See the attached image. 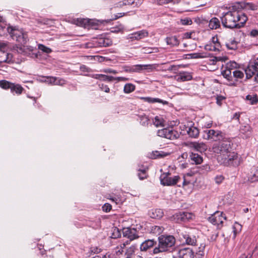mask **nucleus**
<instances>
[{
    "instance_id": "obj_1",
    "label": "nucleus",
    "mask_w": 258,
    "mask_h": 258,
    "mask_svg": "<svg viewBox=\"0 0 258 258\" xmlns=\"http://www.w3.org/2000/svg\"><path fill=\"white\" fill-rule=\"evenodd\" d=\"M222 25L230 29L240 28L247 20L246 15L241 11L234 10L223 13L221 17Z\"/></svg>"
},
{
    "instance_id": "obj_2",
    "label": "nucleus",
    "mask_w": 258,
    "mask_h": 258,
    "mask_svg": "<svg viewBox=\"0 0 258 258\" xmlns=\"http://www.w3.org/2000/svg\"><path fill=\"white\" fill-rule=\"evenodd\" d=\"M175 243V238L172 235H162L158 237V246L155 247L153 252L158 254L169 250Z\"/></svg>"
},
{
    "instance_id": "obj_3",
    "label": "nucleus",
    "mask_w": 258,
    "mask_h": 258,
    "mask_svg": "<svg viewBox=\"0 0 258 258\" xmlns=\"http://www.w3.org/2000/svg\"><path fill=\"white\" fill-rule=\"evenodd\" d=\"M6 30L12 39L20 44H25L27 42V33L23 29L9 25L6 28Z\"/></svg>"
},
{
    "instance_id": "obj_4",
    "label": "nucleus",
    "mask_w": 258,
    "mask_h": 258,
    "mask_svg": "<svg viewBox=\"0 0 258 258\" xmlns=\"http://www.w3.org/2000/svg\"><path fill=\"white\" fill-rule=\"evenodd\" d=\"M217 160L219 163L225 166H237L240 164V159L237 154L231 151L218 155Z\"/></svg>"
},
{
    "instance_id": "obj_5",
    "label": "nucleus",
    "mask_w": 258,
    "mask_h": 258,
    "mask_svg": "<svg viewBox=\"0 0 258 258\" xmlns=\"http://www.w3.org/2000/svg\"><path fill=\"white\" fill-rule=\"evenodd\" d=\"M213 151L218 155L225 154L231 151V142L229 139L223 138L218 143L214 144Z\"/></svg>"
},
{
    "instance_id": "obj_6",
    "label": "nucleus",
    "mask_w": 258,
    "mask_h": 258,
    "mask_svg": "<svg viewBox=\"0 0 258 258\" xmlns=\"http://www.w3.org/2000/svg\"><path fill=\"white\" fill-rule=\"evenodd\" d=\"M157 134L159 137L170 140L176 139L179 137L178 133L171 128H164L159 130Z\"/></svg>"
},
{
    "instance_id": "obj_7",
    "label": "nucleus",
    "mask_w": 258,
    "mask_h": 258,
    "mask_svg": "<svg viewBox=\"0 0 258 258\" xmlns=\"http://www.w3.org/2000/svg\"><path fill=\"white\" fill-rule=\"evenodd\" d=\"M210 222L214 225H217L219 228L223 225V222L226 220V217L223 215V213L216 212L208 218Z\"/></svg>"
},
{
    "instance_id": "obj_8",
    "label": "nucleus",
    "mask_w": 258,
    "mask_h": 258,
    "mask_svg": "<svg viewBox=\"0 0 258 258\" xmlns=\"http://www.w3.org/2000/svg\"><path fill=\"white\" fill-rule=\"evenodd\" d=\"M168 173H165L162 174L160 177L161 183L164 185H173L178 182L180 179L179 176H175L173 177L169 176Z\"/></svg>"
},
{
    "instance_id": "obj_9",
    "label": "nucleus",
    "mask_w": 258,
    "mask_h": 258,
    "mask_svg": "<svg viewBox=\"0 0 258 258\" xmlns=\"http://www.w3.org/2000/svg\"><path fill=\"white\" fill-rule=\"evenodd\" d=\"M258 70V57L251 60L246 68L244 70V72L247 79L250 78L255 71Z\"/></svg>"
},
{
    "instance_id": "obj_10",
    "label": "nucleus",
    "mask_w": 258,
    "mask_h": 258,
    "mask_svg": "<svg viewBox=\"0 0 258 258\" xmlns=\"http://www.w3.org/2000/svg\"><path fill=\"white\" fill-rule=\"evenodd\" d=\"M193 215L188 212H179L172 216L171 220L176 223L185 221L192 218Z\"/></svg>"
},
{
    "instance_id": "obj_11",
    "label": "nucleus",
    "mask_w": 258,
    "mask_h": 258,
    "mask_svg": "<svg viewBox=\"0 0 258 258\" xmlns=\"http://www.w3.org/2000/svg\"><path fill=\"white\" fill-rule=\"evenodd\" d=\"M92 42L93 46L95 47H107L112 44V41L110 39L104 37L94 38Z\"/></svg>"
},
{
    "instance_id": "obj_12",
    "label": "nucleus",
    "mask_w": 258,
    "mask_h": 258,
    "mask_svg": "<svg viewBox=\"0 0 258 258\" xmlns=\"http://www.w3.org/2000/svg\"><path fill=\"white\" fill-rule=\"evenodd\" d=\"M206 137L205 139L208 140H212L213 141L221 140L224 138L221 132L219 131H215L213 130H206L205 131Z\"/></svg>"
},
{
    "instance_id": "obj_13",
    "label": "nucleus",
    "mask_w": 258,
    "mask_h": 258,
    "mask_svg": "<svg viewBox=\"0 0 258 258\" xmlns=\"http://www.w3.org/2000/svg\"><path fill=\"white\" fill-rule=\"evenodd\" d=\"M188 146L191 149L201 153L206 151L207 149V146L203 142H190L188 143Z\"/></svg>"
},
{
    "instance_id": "obj_14",
    "label": "nucleus",
    "mask_w": 258,
    "mask_h": 258,
    "mask_svg": "<svg viewBox=\"0 0 258 258\" xmlns=\"http://www.w3.org/2000/svg\"><path fill=\"white\" fill-rule=\"evenodd\" d=\"M148 36V31L146 30H142L128 35L127 38L131 39L132 41L135 40H139L140 39L146 37Z\"/></svg>"
},
{
    "instance_id": "obj_15",
    "label": "nucleus",
    "mask_w": 258,
    "mask_h": 258,
    "mask_svg": "<svg viewBox=\"0 0 258 258\" xmlns=\"http://www.w3.org/2000/svg\"><path fill=\"white\" fill-rule=\"evenodd\" d=\"M156 69L155 64H136L133 66V73H140L144 70H149V72Z\"/></svg>"
},
{
    "instance_id": "obj_16",
    "label": "nucleus",
    "mask_w": 258,
    "mask_h": 258,
    "mask_svg": "<svg viewBox=\"0 0 258 258\" xmlns=\"http://www.w3.org/2000/svg\"><path fill=\"white\" fill-rule=\"evenodd\" d=\"M123 235L126 237L130 240H132L139 236L137 233V231L134 228H130L128 227L124 228L122 230Z\"/></svg>"
},
{
    "instance_id": "obj_17",
    "label": "nucleus",
    "mask_w": 258,
    "mask_h": 258,
    "mask_svg": "<svg viewBox=\"0 0 258 258\" xmlns=\"http://www.w3.org/2000/svg\"><path fill=\"white\" fill-rule=\"evenodd\" d=\"M179 258H194V252L189 248H184L179 250L178 252Z\"/></svg>"
},
{
    "instance_id": "obj_18",
    "label": "nucleus",
    "mask_w": 258,
    "mask_h": 258,
    "mask_svg": "<svg viewBox=\"0 0 258 258\" xmlns=\"http://www.w3.org/2000/svg\"><path fill=\"white\" fill-rule=\"evenodd\" d=\"M175 80L178 82H185L191 80L192 76L191 74L187 72H180L175 77Z\"/></svg>"
},
{
    "instance_id": "obj_19",
    "label": "nucleus",
    "mask_w": 258,
    "mask_h": 258,
    "mask_svg": "<svg viewBox=\"0 0 258 258\" xmlns=\"http://www.w3.org/2000/svg\"><path fill=\"white\" fill-rule=\"evenodd\" d=\"M233 7L241 8L247 10H255L257 9V6L255 5L245 2L237 3L233 6Z\"/></svg>"
},
{
    "instance_id": "obj_20",
    "label": "nucleus",
    "mask_w": 258,
    "mask_h": 258,
    "mask_svg": "<svg viewBox=\"0 0 258 258\" xmlns=\"http://www.w3.org/2000/svg\"><path fill=\"white\" fill-rule=\"evenodd\" d=\"M14 62L13 55L4 51H0V63H11Z\"/></svg>"
},
{
    "instance_id": "obj_21",
    "label": "nucleus",
    "mask_w": 258,
    "mask_h": 258,
    "mask_svg": "<svg viewBox=\"0 0 258 258\" xmlns=\"http://www.w3.org/2000/svg\"><path fill=\"white\" fill-rule=\"evenodd\" d=\"M140 99L144 101V102H148L149 103H162L163 105L168 104V102L158 98L151 97H141Z\"/></svg>"
},
{
    "instance_id": "obj_22",
    "label": "nucleus",
    "mask_w": 258,
    "mask_h": 258,
    "mask_svg": "<svg viewBox=\"0 0 258 258\" xmlns=\"http://www.w3.org/2000/svg\"><path fill=\"white\" fill-rule=\"evenodd\" d=\"M222 75L229 82L228 85L235 86V82L233 79V76L231 75V71L225 67V69L222 71Z\"/></svg>"
},
{
    "instance_id": "obj_23",
    "label": "nucleus",
    "mask_w": 258,
    "mask_h": 258,
    "mask_svg": "<svg viewBox=\"0 0 258 258\" xmlns=\"http://www.w3.org/2000/svg\"><path fill=\"white\" fill-rule=\"evenodd\" d=\"M156 243V242L153 239L147 240L141 244L140 249L141 251H146L153 247Z\"/></svg>"
},
{
    "instance_id": "obj_24",
    "label": "nucleus",
    "mask_w": 258,
    "mask_h": 258,
    "mask_svg": "<svg viewBox=\"0 0 258 258\" xmlns=\"http://www.w3.org/2000/svg\"><path fill=\"white\" fill-rule=\"evenodd\" d=\"M163 211L160 209H153L149 213L150 216L154 219H160L163 217Z\"/></svg>"
},
{
    "instance_id": "obj_25",
    "label": "nucleus",
    "mask_w": 258,
    "mask_h": 258,
    "mask_svg": "<svg viewBox=\"0 0 258 258\" xmlns=\"http://www.w3.org/2000/svg\"><path fill=\"white\" fill-rule=\"evenodd\" d=\"M165 40L167 44L171 46H177L179 44V41L176 36L167 37Z\"/></svg>"
},
{
    "instance_id": "obj_26",
    "label": "nucleus",
    "mask_w": 258,
    "mask_h": 258,
    "mask_svg": "<svg viewBox=\"0 0 258 258\" xmlns=\"http://www.w3.org/2000/svg\"><path fill=\"white\" fill-rule=\"evenodd\" d=\"M186 132L189 136L192 138H197L199 135L198 128L195 126H190L187 128Z\"/></svg>"
},
{
    "instance_id": "obj_27",
    "label": "nucleus",
    "mask_w": 258,
    "mask_h": 258,
    "mask_svg": "<svg viewBox=\"0 0 258 258\" xmlns=\"http://www.w3.org/2000/svg\"><path fill=\"white\" fill-rule=\"evenodd\" d=\"M240 132L244 136V137L248 138L251 135V128L248 124L243 125L240 127Z\"/></svg>"
},
{
    "instance_id": "obj_28",
    "label": "nucleus",
    "mask_w": 258,
    "mask_h": 258,
    "mask_svg": "<svg viewBox=\"0 0 258 258\" xmlns=\"http://www.w3.org/2000/svg\"><path fill=\"white\" fill-rule=\"evenodd\" d=\"M220 26V20L216 18H212L209 23V27L211 29H216L219 28Z\"/></svg>"
},
{
    "instance_id": "obj_29",
    "label": "nucleus",
    "mask_w": 258,
    "mask_h": 258,
    "mask_svg": "<svg viewBox=\"0 0 258 258\" xmlns=\"http://www.w3.org/2000/svg\"><path fill=\"white\" fill-rule=\"evenodd\" d=\"M248 180L251 182L258 181V167L254 168L248 175Z\"/></svg>"
},
{
    "instance_id": "obj_30",
    "label": "nucleus",
    "mask_w": 258,
    "mask_h": 258,
    "mask_svg": "<svg viewBox=\"0 0 258 258\" xmlns=\"http://www.w3.org/2000/svg\"><path fill=\"white\" fill-rule=\"evenodd\" d=\"M154 124L157 126H165L167 125L166 121L161 116H157L153 120Z\"/></svg>"
},
{
    "instance_id": "obj_31",
    "label": "nucleus",
    "mask_w": 258,
    "mask_h": 258,
    "mask_svg": "<svg viewBox=\"0 0 258 258\" xmlns=\"http://www.w3.org/2000/svg\"><path fill=\"white\" fill-rule=\"evenodd\" d=\"M183 237L187 244L194 245L197 242L195 236H190L189 235H184Z\"/></svg>"
},
{
    "instance_id": "obj_32",
    "label": "nucleus",
    "mask_w": 258,
    "mask_h": 258,
    "mask_svg": "<svg viewBox=\"0 0 258 258\" xmlns=\"http://www.w3.org/2000/svg\"><path fill=\"white\" fill-rule=\"evenodd\" d=\"M190 158L191 161L194 162L196 164H200L203 162L202 157L197 154L191 153Z\"/></svg>"
},
{
    "instance_id": "obj_33",
    "label": "nucleus",
    "mask_w": 258,
    "mask_h": 258,
    "mask_svg": "<svg viewBox=\"0 0 258 258\" xmlns=\"http://www.w3.org/2000/svg\"><path fill=\"white\" fill-rule=\"evenodd\" d=\"M226 47L230 50H235L237 48V42L234 39H230L226 42Z\"/></svg>"
},
{
    "instance_id": "obj_34",
    "label": "nucleus",
    "mask_w": 258,
    "mask_h": 258,
    "mask_svg": "<svg viewBox=\"0 0 258 258\" xmlns=\"http://www.w3.org/2000/svg\"><path fill=\"white\" fill-rule=\"evenodd\" d=\"M136 86L132 83L126 84L123 88V92L126 94L130 93L135 91Z\"/></svg>"
},
{
    "instance_id": "obj_35",
    "label": "nucleus",
    "mask_w": 258,
    "mask_h": 258,
    "mask_svg": "<svg viewBox=\"0 0 258 258\" xmlns=\"http://www.w3.org/2000/svg\"><path fill=\"white\" fill-rule=\"evenodd\" d=\"M23 90L24 88L20 85L13 83L11 91L12 92H15L20 95L22 93Z\"/></svg>"
},
{
    "instance_id": "obj_36",
    "label": "nucleus",
    "mask_w": 258,
    "mask_h": 258,
    "mask_svg": "<svg viewBox=\"0 0 258 258\" xmlns=\"http://www.w3.org/2000/svg\"><path fill=\"white\" fill-rule=\"evenodd\" d=\"M244 74L243 71L236 70L233 72V78H234L235 79L234 80L235 82L237 81L238 79H241L244 77Z\"/></svg>"
},
{
    "instance_id": "obj_37",
    "label": "nucleus",
    "mask_w": 258,
    "mask_h": 258,
    "mask_svg": "<svg viewBox=\"0 0 258 258\" xmlns=\"http://www.w3.org/2000/svg\"><path fill=\"white\" fill-rule=\"evenodd\" d=\"M164 229L162 226H153L151 228V232L155 235H159L163 232Z\"/></svg>"
},
{
    "instance_id": "obj_38",
    "label": "nucleus",
    "mask_w": 258,
    "mask_h": 258,
    "mask_svg": "<svg viewBox=\"0 0 258 258\" xmlns=\"http://www.w3.org/2000/svg\"><path fill=\"white\" fill-rule=\"evenodd\" d=\"M246 100L251 104H254L258 101L257 95L255 94L247 95L246 96Z\"/></svg>"
},
{
    "instance_id": "obj_39",
    "label": "nucleus",
    "mask_w": 258,
    "mask_h": 258,
    "mask_svg": "<svg viewBox=\"0 0 258 258\" xmlns=\"http://www.w3.org/2000/svg\"><path fill=\"white\" fill-rule=\"evenodd\" d=\"M135 250V246H132L128 247L125 253V256L126 258H132L133 255L134 254Z\"/></svg>"
},
{
    "instance_id": "obj_40",
    "label": "nucleus",
    "mask_w": 258,
    "mask_h": 258,
    "mask_svg": "<svg viewBox=\"0 0 258 258\" xmlns=\"http://www.w3.org/2000/svg\"><path fill=\"white\" fill-rule=\"evenodd\" d=\"M13 84L6 80L0 81V86L5 89H10L11 90Z\"/></svg>"
},
{
    "instance_id": "obj_41",
    "label": "nucleus",
    "mask_w": 258,
    "mask_h": 258,
    "mask_svg": "<svg viewBox=\"0 0 258 258\" xmlns=\"http://www.w3.org/2000/svg\"><path fill=\"white\" fill-rule=\"evenodd\" d=\"M219 45V43H210L207 44L205 46V49L208 51H216L218 50L219 49L217 48V46Z\"/></svg>"
},
{
    "instance_id": "obj_42",
    "label": "nucleus",
    "mask_w": 258,
    "mask_h": 258,
    "mask_svg": "<svg viewBox=\"0 0 258 258\" xmlns=\"http://www.w3.org/2000/svg\"><path fill=\"white\" fill-rule=\"evenodd\" d=\"M38 49L46 53H50L52 52L51 48L45 46L43 44H39L38 46Z\"/></svg>"
},
{
    "instance_id": "obj_43",
    "label": "nucleus",
    "mask_w": 258,
    "mask_h": 258,
    "mask_svg": "<svg viewBox=\"0 0 258 258\" xmlns=\"http://www.w3.org/2000/svg\"><path fill=\"white\" fill-rule=\"evenodd\" d=\"M128 244L127 242L121 244L119 246L116 247V252L117 254H121L123 249L125 248L126 245Z\"/></svg>"
},
{
    "instance_id": "obj_44",
    "label": "nucleus",
    "mask_w": 258,
    "mask_h": 258,
    "mask_svg": "<svg viewBox=\"0 0 258 258\" xmlns=\"http://www.w3.org/2000/svg\"><path fill=\"white\" fill-rule=\"evenodd\" d=\"M180 24L183 25H190L192 24V20L188 18L181 19L180 20Z\"/></svg>"
},
{
    "instance_id": "obj_45",
    "label": "nucleus",
    "mask_w": 258,
    "mask_h": 258,
    "mask_svg": "<svg viewBox=\"0 0 258 258\" xmlns=\"http://www.w3.org/2000/svg\"><path fill=\"white\" fill-rule=\"evenodd\" d=\"M225 177L222 175H218L214 178V181L217 184H221L224 180Z\"/></svg>"
},
{
    "instance_id": "obj_46",
    "label": "nucleus",
    "mask_w": 258,
    "mask_h": 258,
    "mask_svg": "<svg viewBox=\"0 0 258 258\" xmlns=\"http://www.w3.org/2000/svg\"><path fill=\"white\" fill-rule=\"evenodd\" d=\"M138 176L141 180L145 179L147 177L146 170L145 169L143 170H139Z\"/></svg>"
},
{
    "instance_id": "obj_47",
    "label": "nucleus",
    "mask_w": 258,
    "mask_h": 258,
    "mask_svg": "<svg viewBox=\"0 0 258 258\" xmlns=\"http://www.w3.org/2000/svg\"><path fill=\"white\" fill-rule=\"evenodd\" d=\"M223 61V57H220V56H219V57L214 56L211 59H210L209 60L210 63L211 64H213V65L215 64L217 61Z\"/></svg>"
},
{
    "instance_id": "obj_48",
    "label": "nucleus",
    "mask_w": 258,
    "mask_h": 258,
    "mask_svg": "<svg viewBox=\"0 0 258 258\" xmlns=\"http://www.w3.org/2000/svg\"><path fill=\"white\" fill-rule=\"evenodd\" d=\"M115 77L110 76H107L105 75L102 74V81H107V82H112L114 81Z\"/></svg>"
},
{
    "instance_id": "obj_49",
    "label": "nucleus",
    "mask_w": 258,
    "mask_h": 258,
    "mask_svg": "<svg viewBox=\"0 0 258 258\" xmlns=\"http://www.w3.org/2000/svg\"><path fill=\"white\" fill-rule=\"evenodd\" d=\"M225 97L222 95H217L216 97L217 104L221 106L222 104V102L225 99Z\"/></svg>"
},
{
    "instance_id": "obj_50",
    "label": "nucleus",
    "mask_w": 258,
    "mask_h": 258,
    "mask_svg": "<svg viewBox=\"0 0 258 258\" xmlns=\"http://www.w3.org/2000/svg\"><path fill=\"white\" fill-rule=\"evenodd\" d=\"M237 66V64L235 61L230 62L229 63H228L226 64V68L230 69L231 71L232 70L236 68Z\"/></svg>"
},
{
    "instance_id": "obj_51",
    "label": "nucleus",
    "mask_w": 258,
    "mask_h": 258,
    "mask_svg": "<svg viewBox=\"0 0 258 258\" xmlns=\"http://www.w3.org/2000/svg\"><path fill=\"white\" fill-rule=\"evenodd\" d=\"M124 27L122 25H120L117 27L112 28L111 32L114 33H118L119 32L122 31Z\"/></svg>"
},
{
    "instance_id": "obj_52",
    "label": "nucleus",
    "mask_w": 258,
    "mask_h": 258,
    "mask_svg": "<svg viewBox=\"0 0 258 258\" xmlns=\"http://www.w3.org/2000/svg\"><path fill=\"white\" fill-rule=\"evenodd\" d=\"M66 84V81L62 79L56 78V82L54 83V85L63 86Z\"/></svg>"
},
{
    "instance_id": "obj_53",
    "label": "nucleus",
    "mask_w": 258,
    "mask_h": 258,
    "mask_svg": "<svg viewBox=\"0 0 258 258\" xmlns=\"http://www.w3.org/2000/svg\"><path fill=\"white\" fill-rule=\"evenodd\" d=\"M99 88L101 90L104 91L105 92L108 93L109 92L110 89L109 87L104 84H99Z\"/></svg>"
},
{
    "instance_id": "obj_54",
    "label": "nucleus",
    "mask_w": 258,
    "mask_h": 258,
    "mask_svg": "<svg viewBox=\"0 0 258 258\" xmlns=\"http://www.w3.org/2000/svg\"><path fill=\"white\" fill-rule=\"evenodd\" d=\"M111 209V206L108 203L105 204L102 207V210L103 211L108 212H109Z\"/></svg>"
},
{
    "instance_id": "obj_55",
    "label": "nucleus",
    "mask_w": 258,
    "mask_h": 258,
    "mask_svg": "<svg viewBox=\"0 0 258 258\" xmlns=\"http://www.w3.org/2000/svg\"><path fill=\"white\" fill-rule=\"evenodd\" d=\"M123 71L127 73H133V66H124L122 67Z\"/></svg>"
},
{
    "instance_id": "obj_56",
    "label": "nucleus",
    "mask_w": 258,
    "mask_h": 258,
    "mask_svg": "<svg viewBox=\"0 0 258 258\" xmlns=\"http://www.w3.org/2000/svg\"><path fill=\"white\" fill-rule=\"evenodd\" d=\"M129 80V78L123 77H115L114 81L116 82H125Z\"/></svg>"
},
{
    "instance_id": "obj_57",
    "label": "nucleus",
    "mask_w": 258,
    "mask_h": 258,
    "mask_svg": "<svg viewBox=\"0 0 258 258\" xmlns=\"http://www.w3.org/2000/svg\"><path fill=\"white\" fill-rule=\"evenodd\" d=\"M80 69L82 72L89 73L90 72V69L85 65L81 66Z\"/></svg>"
},
{
    "instance_id": "obj_58",
    "label": "nucleus",
    "mask_w": 258,
    "mask_h": 258,
    "mask_svg": "<svg viewBox=\"0 0 258 258\" xmlns=\"http://www.w3.org/2000/svg\"><path fill=\"white\" fill-rule=\"evenodd\" d=\"M173 0H157V3L159 5H162L170 3Z\"/></svg>"
},
{
    "instance_id": "obj_59",
    "label": "nucleus",
    "mask_w": 258,
    "mask_h": 258,
    "mask_svg": "<svg viewBox=\"0 0 258 258\" xmlns=\"http://www.w3.org/2000/svg\"><path fill=\"white\" fill-rule=\"evenodd\" d=\"M103 72L105 73H110V74H116L117 73V72L116 71L112 70L111 69H104L103 71Z\"/></svg>"
},
{
    "instance_id": "obj_60",
    "label": "nucleus",
    "mask_w": 258,
    "mask_h": 258,
    "mask_svg": "<svg viewBox=\"0 0 258 258\" xmlns=\"http://www.w3.org/2000/svg\"><path fill=\"white\" fill-rule=\"evenodd\" d=\"M48 80L47 81L49 84L54 85V83L56 82V77H49L47 78Z\"/></svg>"
},
{
    "instance_id": "obj_61",
    "label": "nucleus",
    "mask_w": 258,
    "mask_h": 258,
    "mask_svg": "<svg viewBox=\"0 0 258 258\" xmlns=\"http://www.w3.org/2000/svg\"><path fill=\"white\" fill-rule=\"evenodd\" d=\"M250 35L252 37H256L258 36V30L256 29H252L250 31Z\"/></svg>"
},
{
    "instance_id": "obj_62",
    "label": "nucleus",
    "mask_w": 258,
    "mask_h": 258,
    "mask_svg": "<svg viewBox=\"0 0 258 258\" xmlns=\"http://www.w3.org/2000/svg\"><path fill=\"white\" fill-rule=\"evenodd\" d=\"M123 6H125V1H124V0L123 1H120L115 4L116 7H122Z\"/></svg>"
},
{
    "instance_id": "obj_63",
    "label": "nucleus",
    "mask_w": 258,
    "mask_h": 258,
    "mask_svg": "<svg viewBox=\"0 0 258 258\" xmlns=\"http://www.w3.org/2000/svg\"><path fill=\"white\" fill-rule=\"evenodd\" d=\"M91 77L96 79L102 80V74H94L92 75Z\"/></svg>"
},
{
    "instance_id": "obj_64",
    "label": "nucleus",
    "mask_w": 258,
    "mask_h": 258,
    "mask_svg": "<svg viewBox=\"0 0 258 258\" xmlns=\"http://www.w3.org/2000/svg\"><path fill=\"white\" fill-rule=\"evenodd\" d=\"M253 76H254V81L258 83V69L255 71Z\"/></svg>"
}]
</instances>
